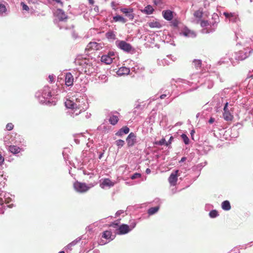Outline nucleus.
<instances>
[{
	"label": "nucleus",
	"instance_id": "nucleus-9",
	"mask_svg": "<svg viewBox=\"0 0 253 253\" xmlns=\"http://www.w3.org/2000/svg\"><path fill=\"white\" fill-rule=\"evenodd\" d=\"M212 103H213V105L214 106L216 111L219 112L221 110L223 103V98L215 95L213 97Z\"/></svg>",
	"mask_w": 253,
	"mask_h": 253
},
{
	"label": "nucleus",
	"instance_id": "nucleus-53",
	"mask_svg": "<svg viewBox=\"0 0 253 253\" xmlns=\"http://www.w3.org/2000/svg\"><path fill=\"white\" fill-rule=\"evenodd\" d=\"M120 225L118 224V222H111L109 225V227H113L114 228H115L116 229L118 228V227H119Z\"/></svg>",
	"mask_w": 253,
	"mask_h": 253
},
{
	"label": "nucleus",
	"instance_id": "nucleus-54",
	"mask_svg": "<svg viewBox=\"0 0 253 253\" xmlns=\"http://www.w3.org/2000/svg\"><path fill=\"white\" fill-rule=\"evenodd\" d=\"M21 5L22 7L23 10L28 11L29 10V6L24 2H21Z\"/></svg>",
	"mask_w": 253,
	"mask_h": 253
},
{
	"label": "nucleus",
	"instance_id": "nucleus-28",
	"mask_svg": "<svg viewBox=\"0 0 253 253\" xmlns=\"http://www.w3.org/2000/svg\"><path fill=\"white\" fill-rule=\"evenodd\" d=\"M130 72V69L126 67H121L117 72V74L119 76L127 75Z\"/></svg>",
	"mask_w": 253,
	"mask_h": 253
},
{
	"label": "nucleus",
	"instance_id": "nucleus-25",
	"mask_svg": "<svg viewBox=\"0 0 253 253\" xmlns=\"http://www.w3.org/2000/svg\"><path fill=\"white\" fill-rule=\"evenodd\" d=\"M154 9L151 5H147L143 9H141V11L144 14L150 15L153 13Z\"/></svg>",
	"mask_w": 253,
	"mask_h": 253
},
{
	"label": "nucleus",
	"instance_id": "nucleus-18",
	"mask_svg": "<svg viewBox=\"0 0 253 253\" xmlns=\"http://www.w3.org/2000/svg\"><path fill=\"white\" fill-rule=\"evenodd\" d=\"M162 15L165 19L171 21L173 17V12L169 9L165 10L162 11Z\"/></svg>",
	"mask_w": 253,
	"mask_h": 253
},
{
	"label": "nucleus",
	"instance_id": "nucleus-26",
	"mask_svg": "<svg viewBox=\"0 0 253 253\" xmlns=\"http://www.w3.org/2000/svg\"><path fill=\"white\" fill-rule=\"evenodd\" d=\"M101 62L106 64H110L113 61V58L109 55H103L101 57Z\"/></svg>",
	"mask_w": 253,
	"mask_h": 253
},
{
	"label": "nucleus",
	"instance_id": "nucleus-20",
	"mask_svg": "<svg viewBox=\"0 0 253 253\" xmlns=\"http://www.w3.org/2000/svg\"><path fill=\"white\" fill-rule=\"evenodd\" d=\"M101 47L100 43H98L96 42H90L86 46L85 48L86 50H99Z\"/></svg>",
	"mask_w": 253,
	"mask_h": 253
},
{
	"label": "nucleus",
	"instance_id": "nucleus-58",
	"mask_svg": "<svg viewBox=\"0 0 253 253\" xmlns=\"http://www.w3.org/2000/svg\"><path fill=\"white\" fill-rule=\"evenodd\" d=\"M223 15L226 17V18L228 19L230 17V16H232V13H228L227 12H224L223 13Z\"/></svg>",
	"mask_w": 253,
	"mask_h": 253
},
{
	"label": "nucleus",
	"instance_id": "nucleus-22",
	"mask_svg": "<svg viewBox=\"0 0 253 253\" xmlns=\"http://www.w3.org/2000/svg\"><path fill=\"white\" fill-rule=\"evenodd\" d=\"M130 129L127 126H124L116 132L115 135L119 137H122L124 134L129 133Z\"/></svg>",
	"mask_w": 253,
	"mask_h": 253
},
{
	"label": "nucleus",
	"instance_id": "nucleus-31",
	"mask_svg": "<svg viewBox=\"0 0 253 253\" xmlns=\"http://www.w3.org/2000/svg\"><path fill=\"white\" fill-rule=\"evenodd\" d=\"M9 150L12 154H17L20 152L22 149L16 146L10 145L9 146Z\"/></svg>",
	"mask_w": 253,
	"mask_h": 253
},
{
	"label": "nucleus",
	"instance_id": "nucleus-60",
	"mask_svg": "<svg viewBox=\"0 0 253 253\" xmlns=\"http://www.w3.org/2000/svg\"><path fill=\"white\" fill-rule=\"evenodd\" d=\"M173 139V137L172 136H170L168 141H166V145L167 146H168L169 145H170L171 143V142L172 140Z\"/></svg>",
	"mask_w": 253,
	"mask_h": 253
},
{
	"label": "nucleus",
	"instance_id": "nucleus-57",
	"mask_svg": "<svg viewBox=\"0 0 253 253\" xmlns=\"http://www.w3.org/2000/svg\"><path fill=\"white\" fill-rule=\"evenodd\" d=\"M136 223L135 221H133L132 222L130 223V225H129V228L131 229V231L135 228L136 226Z\"/></svg>",
	"mask_w": 253,
	"mask_h": 253
},
{
	"label": "nucleus",
	"instance_id": "nucleus-29",
	"mask_svg": "<svg viewBox=\"0 0 253 253\" xmlns=\"http://www.w3.org/2000/svg\"><path fill=\"white\" fill-rule=\"evenodd\" d=\"M113 19L114 21L116 22H121L122 23L124 24L127 22V19L120 15H117L116 16H113Z\"/></svg>",
	"mask_w": 253,
	"mask_h": 253
},
{
	"label": "nucleus",
	"instance_id": "nucleus-37",
	"mask_svg": "<svg viewBox=\"0 0 253 253\" xmlns=\"http://www.w3.org/2000/svg\"><path fill=\"white\" fill-rule=\"evenodd\" d=\"M193 64L195 68L198 69L201 67L202 60L200 59H194L193 61Z\"/></svg>",
	"mask_w": 253,
	"mask_h": 253
},
{
	"label": "nucleus",
	"instance_id": "nucleus-10",
	"mask_svg": "<svg viewBox=\"0 0 253 253\" xmlns=\"http://www.w3.org/2000/svg\"><path fill=\"white\" fill-rule=\"evenodd\" d=\"M131 231L129 228V225L126 224H120L119 227L115 230V234L125 235Z\"/></svg>",
	"mask_w": 253,
	"mask_h": 253
},
{
	"label": "nucleus",
	"instance_id": "nucleus-7",
	"mask_svg": "<svg viewBox=\"0 0 253 253\" xmlns=\"http://www.w3.org/2000/svg\"><path fill=\"white\" fill-rule=\"evenodd\" d=\"M75 190L79 193H84L87 191L89 187L85 183L76 181L74 183Z\"/></svg>",
	"mask_w": 253,
	"mask_h": 253
},
{
	"label": "nucleus",
	"instance_id": "nucleus-63",
	"mask_svg": "<svg viewBox=\"0 0 253 253\" xmlns=\"http://www.w3.org/2000/svg\"><path fill=\"white\" fill-rule=\"evenodd\" d=\"M214 121H215V119L214 118L211 117L210 119H209L208 122L210 124H211L213 122H214Z\"/></svg>",
	"mask_w": 253,
	"mask_h": 253
},
{
	"label": "nucleus",
	"instance_id": "nucleus-33",
	"mask_svg": "<svg viewBox=\"0 0 253 253\" xmlns=\"http://www.w3.org/2000/svg\"><path fill=\"white\" fill-rule=\"evenodd\" d=\"M221 208L224 211H229L231 209V205L229 201H224L221 204Z\"/></svg>",
	"mask_w": 253,
	"mask_h": 253
},
{
	"label": "nucleus",
	"instance_id": "nucleus-52",
	"mask_svg": "<svg viewBox=\"0 0 253 253\" xmlns=\"http://www.w3.org/2000/svg\"><path fill=\"white\" fill-rule=\"evenodd\" d=\"M13 127L14 125L12 123H9L6 126V129L7 130L10 131L13 129Z\"/></svg>",
	"mask_w": 253,
	"mask_h": 253
},
{
	"label": "nucleus",
	"instance_id": "nucleus-41",
	"mask_svg": "<svg viewBox=\"0 0 253 253\" xmlns=\"http://www.w3.org/2000/svg\"><path fill=\"white\" fill-rule=\"evenodd\" d=\"M154 143L155 145H160V146H162L164 145H166V140L164 138H162L159 141H155Z\"/></svg>",
	"mask_w": 253,
	"mask_h": 253
},
{
	"label": "nucleus",
	"instance_id": "nucleus-15",
	"mask_svg": "<svg viewBox=\"0 0 253 253\" xmlns=\"http://www.w3.org/2000/svg\"><path fill=\"white\" fill-rule=\"evenodd\" d=\"M126 142L128 147H131L137 142L136 135L133 132H130L126 138Z\"/></svg>",
	"mask_w": 253,
	"mask_h": 253
},
{
	"label": "nucleus",
	"instance_id": "nucleus-48",
	"mask_svg": "<svg viewBox=\"0 0 253 253\" xmlns=\"http://www.w3.org/2000/svg\"><path fill=\"white\" fill-rule=\"evenodd\" d=\"M228 19L230 21L232 22H236L237 19V17L234 13H232V16H230V17H229Z\"/></svg>",
	"mask_w": 253,
	"mask_h": 253
},
{
	"label": "nucleus",
	"instance_id": "nucleus-62",
	"mask_svg": "<svg viewBox=\"0 0 253 253\" xmlns=\"http://www.w3.org/2000/svg\"><path fill=\"white\" fill-rule=\"evenodd\" d=\"M162 2L161 0H154L153 3L155 5H157Z\"/></svg>",
	"mask_w": 253,
	"mask_h": 253
},
{
	"label": "nucleus",
	"instance_id": "nucleus-16",
	"mask_svg": "<svg viewBox=\"0 0 253 253\" xmlns=\"http://www.w3.org/2000/svg\"><path fill=\"white\" fill-rule=\"evenodd\" d=\"M119 113L117 112H110L108 114V116H109V122L112 125H115L117 124L119 121V118L117 115Z\"/></svg>",
	"mask_w": 253,
	"mask_h": 253
},
{
	"label": "nucleus",
	"instance_id": "nucleus-1",
	"mask_svg": "<svg viewBox=\"0 0 253 253\" xmlns=\"http://www.w3.org/2000/svg\"><path fill=\"white\" fill-rule=\"evenodd\" d=\"M35 97L41 104L47 105H55V101L52 100L51 89L48 85H45L42 89L35 93Z\"/></svg>",
	"mask_w": 253,
	"mask_h": 253
},
{
	"label": "nucleus",
	"instance_id": "nucleus-8",
	"mask_svg": "<svg viewBox=\"0 0 253 253\" xmlns=\"http://www.w3.org/2000/svg\"><path fill=\"white\" fill-rule=\"evenodd\" d=\"M210 29H208V33L213 32L215 31L217 27V24L219 22V18L218 15L214 13L212 15L211 20L210 21Z\"/></svg>",
	"mask_w": 253,
	"mask_h": 253
},
{
	"label": "nucleus",
	"instance_id": "nucleus-17",
	"mask_svg": "<svg viewBox=\"0 0 253 253\" xmlns=\"http://www.w3.org/2000/svg\"><path fill=\"white\" fill-rule=\"evenodd\" d=\"M65 84L68 86H72L74 82V78L70 72H67L65 76Z\"/></svg>",
	"mask_w": 253,
	"mask_h": 253
},
{
	"label": "nucleus",
	"instance_id": "nucleus-55",
	"mask_svg": "<svg viewBox=\"0 0 253 253\" xmlns=\"http://www.w3.org/2000/svg\"><path fill=\"white\" fill-rule=\"evenodd\" d=\"M163 91L164 94H167V96H170V91L169 89H164V88H163L161 89V92H162Z\"/></svg>",
	"mask_w": 253,
	"mask_h": 253
},
{
	"label": "nucleus",
	"instance_id": "nucleus-3",
	"mask_svg": "<svg viewBox=\"0 0 253 253\" xmlns=\"http://www.w3.org/2000/svg\"><path fill=\"white\" fill-rule=\"evenodd\" d=\"M75 108H76L77 112L76 115L80 114L82 111H84L88 108V103L87 98L86 96H80L76 98Z\"/></svg>",
	"mask_w": 253,
	"mask_h": 253
},
{
	"label": "nucleus",
	"instance_id": "nucleus-36",
	"mask_svg": "<svg viewBox=\"0 0 253 253\" xmlns=\"http://www.w3.org/2000/svg\"><path fill=\"white\" fill-rule=\"evenodd\" d=\"M181 137L183 140V142L185 145H188L189 144V138L186 134L182 133L181 135Z\"/></svg>",
	"mask_w": 253,
	"mask_h": 253
},
{
	"label": "nucleus",
	"instance_id": "nucleus-5",
	"mask_svg": "<svg viewBox=\"0 0 253 253\" xmlns=\"http://www.w3.org/2000/svg\"><path fill=\"white\" fill-rule=\"evenodd\" d=\"M55 14L57 19L54 20V22L55 24H57V26L60 28V29H62L63 27L60 26L59 23H57V22H66L68 19V16L65 14V12L61 8H57Z\"/></svg>",
	"mask_w": 253,
	"mask_h": 253
},
{
	"label": "nucleus",
	"instance_id": "nucleus-35",
	"mask_svg": "<svg viewBox=\"0 0 253 253\" xmlns=\"http://www.w3.org/2000/svg\"><path fill=\"white\" fill-rule=\"evenodd\" d=\"M148 25L150 28H160L162 27V25L157 21L149 22L148 23Z\"/></svg>",
	"mask_w": 253,
	"mask_h": 253
},
{
	"label": "nucleus",
	"instance_id": "nucleus-39",
	"mask_svg": "<svg viewBox=\"0 0 253 253\" xmlns=\"http://www.w3.org/2000/svg\"><path fill=\"white\" fill-rule=\"evenodd\" d=\"M213 82L211 80H208L205 82V85L209 89L211 88L213 86Z\"/></svg>",
	"mask_w": 253,
	"mask_h": 253
},
{
	"label": "nucleus",
	"instance_id": "nucleus-42",
	"mask_svg": "<svg viewBox=\"0 0 253 253\" xmlns=\"http://www.w3.org/2000/svg\"><path fill=\"white\" fill-rule=\"evenodd\" d=\"M125 143V141L122 139H118L115 141V144L118 146V148H122L124 145Z\"/></svg>",
	"mask_w": 253,
	"mask_h": 253
},
{
	"label": "nucleus",
	"instance_id": "nucleus-34",
	"mask_svg": "<svg viewBox=\"0 0 253 253\" xmlns=\"http://www.w3.org/2000/svg\"><path fill=\"white\" fill-rule=\"evenodd\" d=\"M106 37L108 40H114L116 39L114 32L112 31H109L106 33Z\"/></svg>",
	"mask_w": 253,
	"mask_h": 253
},
{
	"label": "nucleus",
	"instance_id": "nucleus-43",
	"mask_svg": "<svg viewBox=\"0 0 253 253\" xmlns=\"http://www.w3.org/2000/svg\"><path fill=\"white\" fill-rule=\"evenodd\" d=\"M194 15L196 18H201L203 16V12L202 11L198 10L194 12Z\"/></svg>",
	"mask_w": 253,
	"mask_h": 253
},
{
	"label": "nucleus",
	"instance_id": "nucleus-24",
	"mask_svg": "<svg viewBox=\"0 0 253 253\" xmlns=\"http://www.w3.org/2000/svg\"><path fill=\"white\" fill-rule=\"evenodd\" d=\"M206 164H207V162H205L204 165L203 163H201V164L197 165V166L193 167V169L195 171H197V175L194 178V180H195L199 177V176L200 174V171H201V169L206 165Z\"/></svg>",
	"mask_w": 253,
	"mask_h": 253
},
{
	"label": "nucleus",
	"instance_id": "nucleus-59",
	"mask_svg": "<svg viewBox=\"0 0 253 253\" xmlns=\"http://www.w3.org/2000/svg\"><path fill=\"white\" fill-rule=\"evenodd\" d=\"M54 77H55V76L53 75H49L48 78L49 79V82L50 83H52V82H53L54 80Z\"/></svg>",
	"mask_w": 253,
	"mask_h": 253
},
{
	"label": "nucleus",
	"instance_id": "nucleus-11",
	"mask_svg": "<svg viewBox=\"0 0 253 253\" xmlns=\"http://www.w3.org/2000/svg\"><path fill=\"white\" fill-rule=\"evenodd\" d=\"M120 11L125 14V16L127 18L128 20H132L134 19V13H133V8L131 7H122L120 8Z\"/></svg>",
	"mask_w": 253,
	"mask_h": 253
},
{
	"label": "nucleus",
	"instance_id": "nucleus-56",
	"mask_svg": "<svg viewBox=\"0 0 253 253\" xmlns=\"http://www.w3.org/2000/svg\"><path fill=\"white\" fill-rule=\"evenodd\" d=\"M2 176V174H1V172L0 171V190L2 189V187H4V185H5L4 182H2L1 181Z\"/></svg>",
	"mask_w": 253,
	"mask_h": 253
},
{
	"label": "nucleus",
	"instance_id": "nucleus-49",
	"mask_svg": "<svg viewBox=\"0 0 253 253\" xmlns=\"http://www.w3.org/2000/svg\"><path fill=\"white\" fill-rule=\"evenodd\" d=\"M141 174L140 173L135 172L130 176V178L131 179H135L136 178L141 177Z\"/></svg>",
	"mask_w": 253,
	"mask_h": 253
},
{
	"label": "nucleus",
	"instance_id": "nucleus-45",
	"mask_svg": "<svg viewBox=\"0 0 253 253\" xmlns=\"http://www.w3.org/2000/svg\"><path fill=\"white\" fill-rule=\"evenodd\" d=\"M69 151L68 148H64V150L62 152V155L65 160H67L68 159V155L67 154V152Z\"/></svg>",
	"mask_w": 253,
	"mask_h": 253
},
{
	"label": "nucleus",
	"instance_id": "nucleus-12",
	"mask_svg": "<svg viewBox=\"0 0 253 253\" xmlns=\"http://www.w3.org/2000/svg\"><path fill=\"white\" fill-rule=\"evenodd\" d=\"M223 116L226 121H231L233 119V116L231 114L228 109V102H226L224 104Z\"/></svg>",
	"mask_w": 253,
	"mask_h": 253
},
{
	"label": "nucleus",
	"instance_id": "nucleus-21",
	"mask_svg": "<svg viewBox=\"0 0 253 253\" xmlns=\"http://www.w3.org/2000/svg\"><path fill=\"white\" fill-rule=\"evenodd\" d=\"M114 185V183L109 178H104L100 183V186L102 188H104L105 187H111Z\"/></svg>",
	"mask_w": 253,
	"mask_h": 253
},
{
	"label": "nucleus",
	"instance_id": "nucleus-46",
	"mask_svg": "<svg viewBox=\"0 0 253 253\" xmlns=\"http://www.w3.org/2000/svg\"><path fill=\"white\" fill-rule=\"evenodd\" d=\"M177 83H183V84H187L189 85H191V84H192V83H191L189 81H188L187 80H184V79H178L177 80V81H176Z\"/></svg>",
	"mask_w": 253,
	"mask_h": 253
},
{
	"label": "nucleus",
	"instance_id": "nucleus-4",
	"mask_svg": "<svg viewBox=\"0 0 253 253\" xmlns=\"http://www.w3.org/2000/svg\"><path fill=\"white\" fill-rule=\"evenodd\" d=\"M13 198L14 196H12L9 193H6L2 191L1 189H0V206H1L2 208H5V205H6V207L12 208L13 206L12 204L10 205L7 204L12 201Z\"/></svg>",
	"mask_w": 253,
	"mask_h": 253
},
{
	"label": "nucleus",
	"instance_id": "nucleus-2",
	"mask_svg": "<svg viewBox=\"0 0 253 253\" xmlns=\"http://www.w3.org/2000/svg\"><path fill=\"white\" fill-rule=\"evenodd\" d=\"M253 50L250 47L244 48L243 49L240 50L237 52H234L232 54V57L230 59V61L233 66L236 65V63L232 61L234 59L237 62L243 61L246 58L249 57L253 53Z\"/></svg>",
	"mask_w": 253,
	"mask_h": 253
},
{
	"label": "nucleus",
	"instance_id": "nucleus-44",
	"mask_svg": "<svg viewBox=\"0 0 253 253\" xmlns=\"http://www.w3.org/2000/svg\"><path fill=\"white\" fill-rule=\"evenodd\" d=\"M201 26L202 27H205L208 26H210V21L208 20H202L201 22Z\"/></svg>",
	"mask_w": 253,
	"mask_h": 253
},
{
	"label": "nucleus",
	"instance_id": "nucleus-40",
	"mask_svg": "<svg viewBox=\"0 0 253 253\" xmlns=\"http://www.w3.org/2000/svg\"><path fill=\"white\" fill-rule=\"evenodd\" d=\"M74 89L75 90V91H77V92L78 91H80L82 92H84L85 91V87L84 86L82 87L80 84H76L75 85Z\"/></svg>",
	"mask_w": 253,
	"mask_h": 253
},
{
	"label": "nucleus",
	"instance_id": "nucleus-38",
	"mask_svg": "<svg viewBox=\"0 0 253 253\" xmlns=\"http://www.w3.org/2000/svg\"><path fill=\"white\" fill-rule=\"evenodd\" d=\"M209 216L211 218H215L219 215L218 211L216 210H212L210 211Z\"/></svg>",
	"mask_w": 253,
	"mask_h": 253
},
{
	"label": "nucleus",
	"instance_id": "nucleus-64",
	"mask_svg": "<svg viewBox=\"0 0 253 253\" xmlns=\"http://www.w3.org/2000/svg\"><path fill=\"white\" fill-rule=\"evenodd\" d=\"M111 7H112V8L113 9H116V3L114 1H112L111 3Z\"/></svg>",
	"mask_w": 253,
	"mask_h": 253
},
{
	"label": "nucleus",
	"instance_id": "nucleus-32",
	"mask_svg": "<svg viewBox=\"0 0 253 253\" xmlns=\"http://www.w3.org/2000/svg\"><path fill=\"white\" fill-rule=\"evenodd\" d=\"M160 209V206H157L154 207L149 208L147 211V213L149 215H152L156 213Z\"/></svg>",
	"mask_w": 253,
	"mask_h": 253
},
{
	"label": "nucleus",
	"instance_id": "nucleus-61",
	"mask_svg": "<svg viewBox=\"0 0 253 253\" xmlns=\"http://www.w3.org/2000/svg\"><path fill=\"white\" fill-rule=\"evenodd\" d=\"M124 211L123 210H119L115 213V216L117 217L120 215L121 214L123 213Z\"/></svg>",
	"mask_w": 253,
	"mask_h": 253
},
{
	"label": "nucleus",
	"instance_id": "nucleus-30",
	"mask_svg": "<svg viewBox=\"0 0 253 253\" xmlns=\"http://www.w3.org/2000/svg\"><path fill=\"white\" fill-rule=\"evenodd\" d=\"M2 2L0 1V16H4L7 14L6 8Z\"/></svg>",
	"mask_w": 253,
	"mask_h": 253
},
{
	"label": "nucleus",
	"instance_id": "nucleus-51",
	"mask_svg": "<svg viewBox=\"0 0 253 253\" xmlns=\"http://www.w3.org/2000/svg\"><path fill=\"white\" fill-rule=\"evenodd\" d=\"M84 235L81 236L80 237H79L75 240L72 241L73 243L76 245H77L79 242H80L82 239H84Z\"/></svg>",
	"mask_w": 253,
	"mask_h": 253
},
{
	"label": "nucleus",
	"instance_id": "nucleus-14",
	"mask_svg": "<svg viewBox=\"0 0 253 253\" xmlns=\"http://www.w3.org/2000/svg\"><path fill=\"white\" fill-rule=\"evenodd\" d=\"M178 172L179 170H174L169 176L168 180L171 186H175L178 180Z\"/></svg>",
	"mask_w": 253,
	"mask_h": 253
},
{
	"label": "nucleus",
	"instance_id": "nucleus-47",
	"mask_svg": "<svg viewBox=\"0 0 253 253\" xmlns=\"http://www.w3.org/2000/svg\"><path fill=\"white\" fill-rule=\"evenodd\" d=\"M179 23V21L176 19H174L171 21V26H172L173 27L176 28L178 27Z\"/></svg>",
	"mask_w": 253,
	"mask_h": 253
},
{
	"label": "nucleus",
	"instance_id": "nucleus-27",
	"mask_svg": "<svg viewBox=\"0 0 253 253\" xmlns=\"http://www.w3.org/2000/svg\"><path fill=\"white\" fill-rule=\"evenodd\" d=\"M73 137L74 141L77 144H79L80 141H83L85 139L83 133L75 134Z\"/></svg>",
	"mask_w": 253,
	"mask_h": 253
},
{
	"label": "nucleus",
	"instance_id": "nucleus-19",
	"mask_svg": "<svg viewBox=\"0 0 253 253\" xmlns=\"http://www.w3.org/2000/svg\"><path fill=\"white\" fill-rule=\"evenodd\" d=\"M101 237L102 238L111 241L115 239L116 236L115 235H113L110 230H106L102 233Z\"/></svg>",
	"mask_w": 253,
	"mask_h": 253
},
{
	"label": "nucleus",
	"instance_id": "nucleus-6",
	"mask_svg": "<svg viewBox=\"0 0 253 253\" xmlns=\"http://www.w3.org/2000/svg\"><path fill=\"white\" fill-rule=\"evenodd\" d=\"M116 45L118 47L126 52H130L134 48L131 45L125 41H117L116 42Z\"/></svg>",
	"mask_w": 253,
	"mask_h": 253
},
{
	"label": "nucleus",
	"instance_id": "nucleus-23",
	"mask_svg": "<svg viewBox=\"0 0 253 253\" xmlns=\"http://www.w3.org/2000/svg\"><path fill=\"white\" fill-rule=\"evenodd\" d=\"M65 106L67 108L71 109L74 110V112H77L76 108H75V102L73 100L67 99L65 102Z\"/></svg>",
	"mask_w": 253,
	"mask_h": 253
},
{
	"label": "nucleus",
	"instance_id": "nucleus-13",
	"mask_svg": "<svg viewBox=\"0 0 253 253\" xmlns=\"http://www.w3.org/2000/svg\"><path fill=\"white\" fill-rule=\"evenodd\" d=\"M179 34L180 35L183 36L185 37L191 38H194L197 36L195 32L190 30L186 26H185L182 30L179 32Z\"/></svg>",
	"mask_w": 253,
	"mask_h": 253
},
{
	"label": "nucleus",
	"instance_id": "nucleus-50",
	"mask_svg": "<svg viewBox=\"0 0 253 253\" xmlns=\"http://www.w3.org/2000/svg\"><path fill=\"white\" fill-rule=\"evenodd\" d=\"M84 235L81 236L80 237H79L75 240L72 241L73 243L76 245H77L79 242H80L82 239H84Z\"/></svg>",
	"mask_w": 253,
	"mask_h": 253
}]
</instances>
